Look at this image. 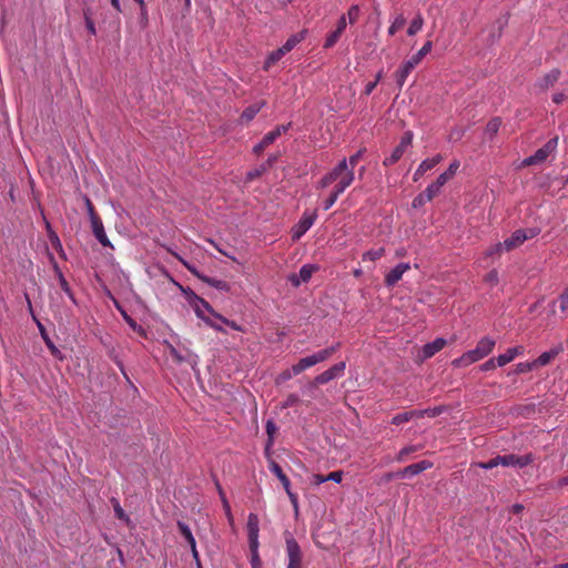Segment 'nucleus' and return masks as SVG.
Masks as SVG:
<instances>
[{
    "label": "nucleus",
    "mask_w": 568,
    "mask_h": 568,
    "mask_svg": "<svg viewBox=\"0 0 568 568\" xmlns=\"http://www.w3.org/2000/svg\"><path fill=\"white\" fill-rule=\"evenodd\" d=\"M495 341L490 337H483L471 351L464 353L460 357L453 361L455 367H466L473 363L480 361L490 354L495 346Z\"/></svg>",
    "instance_id": "nucleus-1"
},
{
    "label": "nucleus",
    "mask_w": 568,
    "mask_h": 568,
    "mask_svg": "<svg viewBox=\"0 0 568 568\" xmlns=\"http://www.w3.org/2000/svg\"><path fill=\"white\" fill-rule=\"evenodd\" d=\"M285 549L288 559L287 568H304L303 551L293 534L288 530L284 531Z\"/></svg>",
    "instance_id": "nucleus-2"
},
{
    "label": "nucleus",
    "mask_w": 568,
    "mask_h": 568,
    "mask_svg": "<svg viewBox=\"0 0 568 568\" xmlns=\"http://www.w3.org/2000/svg\"><path fill=\"white\" fill-rule=\"evenodd\" d=\"M346 368L345 362H338L325 372L318 374L311 382L305 385L306 390H317L318 385L327 384L328 382L344 375Z\"/></svg>",
    "instance_id": "nucleus-3"
},
{
    "label": "nucleus",
    "mask_w": 568,
    "mask_h": 568,
    "mask_svg": "<svg viewBox=\"0 0 568 568\" xmlns=\"http://www.w3.org/2000/svg\"><path fill=\"white\" fill-rule=\"evenodd\" d=\"M538 229L516 230L508 239L504 242L497 243V250L504 248L506 252H510L520 246L525 241L530 240L538 235Z\"/></svg>",
    "instance_id": "nucleus-4"
},
{
    "label": "nucleus",
    "mask_w": 568,
    "mask_h": 568,
    "mask_svg": "<svg viewBox=\"0 0 568 568\" xmlns=\"http://www.w3.org/2000/svg\"><path fill=\"white\" fill-rule=\"evenodd\" d=\"M413 132L406 131L402 138L399 144L392 151V153L386 156L383 161V165L385 166H392L395 163H397L405 151L412 145L413 143Z\"/></svg>",
    "instance_id": "nucleus-5"
},
{
    "label": "nucleus",
    "mask_w": 568,
    "mask_h": 568,
    "mask_svg": "<svg viewBox=\"0 0 568 568\" xmlns=\"http://www.w3.org/2000/svg\"><path fill=\"white\" fill-rule=\"evenodd\" d=\"M353 181H354V172L353 171L346 172L342 176L341 181H338L337 184L334 186L329 196L323 202V209L325 211L329 210L334 205V203L337 201L338 196L352 184Z\"/></svg>",
    "instance_id": "nucleus-6"
},
{
    "label": "nucleus",
    "mask_w": 568,
    "mask_h": 568,
    "mask_svg": "<svg viewBox=\"0 0 568 568\" xmlns=\"http://www.w3.org/2000/svg\"><path fill=\"white\" fill-rule=\"evenodd\" d=\"M558 144V136L550 139L544 146L538 149L532 155L523 161L524 166L541 163L551 154Z\"/></svg>",
    "instance_id": "nucleus-7"
},
{
    "label": "nucleus",
    "mask_w": 568,
    "mask_h": 568,
    "mask_svg": "<svg viewBox=\"0 0 568 568\" xmlns=\"http://www.w3.org/2000/svg\"><path fill=\"white\" fill-rule=\"evenodd\" d=\"M498 458L499 466L504 467L524 468L535 462V456L531 453L521 456L515 454L498 455Z\"/></svg>",
    "instance_id": "nucleus-8"
},
{
    "label": "nucleus",
    "mask_w": 568,
    "mask_h": 568,
    "mask_svg": "<svg viewBox=\"0 0 568 568\" xmlns=\"http://www.w3.org/2000/svg\"><path fill=\"white\" fill-rule=\"evenodd\" d=\"M351 170H348V166H347V160L346 159H343L342 161H339V163L334 168L332 169L328 173H326L318 182V187L321 189H325L327 187L328 185H331L333 182L335 181H341L342 176L346 173V172H349Z\"/></svg>",
    "instance_id": "nucleus-9"
},
{
    "label": "nucleus",
    "mask_w": 568,
    "mask_h": 568,
    "mask_svg": "<svg viewBox=\"0 0 568 568\" xmlns=\"http://www.w3.org/2000/svg\"><path fill=\"white\" fill-rule=\"evenodd\" d=\"M316 212H304L298 223L292 230V239L294 241L300 240L312 227V225L316 221Z\"/></svg>",
    "instance_id": "nucleus-10"
},
{
    "label": "nucleus",
    "mask_w": 568,
    "mask_h": 568,
    "mask_svg": "<svg viewBox=\"0 0 568 568\" xmlns=\"http://www.w3.org/2000/svg\"><path fill=\"white\" fill-rule=\"evenodd\" d=\"M320 270L317 264H304L298 274H291L288 281L295 287H298L302 283H306L311 280L312 275Z\"/></svg>",
    "instance_id": "nucleus-11"
},
{
    "label": "nucleus",
    "mask_w": 568,
    "mask_h": 568,
    "mask_svg": "<svg viewBox=\"0 0 568 568\" xmlns=\"http://www.w3.org/2000/svg\"><path fill=\"white\" fill-rule=\"evenodd\" d=\"M433 464L429 460H420L418 463L406 466L405 468L398 470L395 476L398 478H412L424 470L430 468Z\"/></svg>",
    "instance_id": "nucleus-12"
},
{
    "label": "nucleus",
    "mask_w": 568,
    "mask_h": 568,
    "mask_svg": "<svg viewBox=\"0 0 568 568\" xmlns=\"http://www.w3.org/2000/svg\"><path fill=\"white\" fill-rule=\"evenodd\" d=\"M440 189L433 182L425 189V191L420 192L414 197L412 206L414 209L422 207L427 202L432 201L436 195H438Z\"/></svg>",
    "instance_id": "nucleus-13"
},
{
    "label": "nucleus",
    "mask_w": 568,
    "mask_h": 568,
    "mask_svg": "<svg viewBox=\"0 0 568 568\" xmlns=\"http://www.w3.org/2000/svg\"><path fill=\"white\" fill-rule=\"evenodd\" d=\"M51 262H52V268L54 271V274L58 278V282H59V285L61 287V290L67 294V296L70 298V301L74 304V305H78V300L75 298V295L72 291V288L70 287L67 278L64 277L60 266L58 265V263L55 262L54 257L51 255Z\"/></svg>",
    "instance_id": "nucleus-14"
},
{
    "label": "nucleus",
    "mask_w": 568,
    "mask_h": 568,
    "mask_svg": "<svg viewBox=\"0 0 568 568\" xmlns=\"http://www.w3.org/2000/svg\"><path fill=\"white\" fill-rule=\"evenodd\" d=\"M410 268L409 263H399L392 268L384 278V284L387 287L395 286L402 278L403 274Z\"/></svg>",
    "instance_id": "nucleus-15"
},
{
    "label": "nucleus",
    "mask_w": 568,
    "mask_h": 568,
    "mask_svg": "<svg viewBox=\"0 0 568 568\" xmlns=\"http://www.w3.org/2000/svg\"><path fill=\"white\" fill-rule=\"evenodd\" d=\"M564 352L561 343L551 347L549 351L541 353L536 359H534L536 367H542L549 365L559 354Z\"/></svg>",
    "instance_id": "nucleus-16"
},
{
    "label": "nucleus",
    "mask_w": 568,
    "mask_h": 568,
    "mask_svg": "<svg viewBox=\"0 0 568 568\" xmlns=\"http://www.w3.org/2000/svg\"><path fill=\"white\" fill-rule=\"evenodd\" d=\"M37 327L39 329V333H40L45 346L50 351L51 355L59 361H63L64 355L61 353V351L55 346L53 341L50 338L44 325L40 321H37Z\"/></svg>",
    "instance_id": "nucleus-17"
},
{
    "label": "nucleus",
    "mask_w": 568,
    "mask_h": 568,
    "mask_svg": "<svg viewBox=\"0 0 568 568\" xmlns=\"http://www.w3.org/2000/svg\"><path fill=\"white\" fill-rule=\"evenodd\" d=\"M260 520L258 516L254 513H251L247 517V538H248V545L260 544L258 542V531H260Z\"/></svg>",
    "instance_id": "nucleus-18"
},
{
    "label": "nucleus",
    "mask_w": 568,
    "mask_h": 568,
    "mask_svg": "<svg viewBox=\"0 0 568 568\" xmlns=\"http://www.w3.org/2000/svg\"><path fill=\"white\" fill-rule=\"evenodd\" d=\"M278 158V154H271L267 158V160L264 163H262L258 168H255L254 170H251L246 173V180L253 181L263 175L267 170L273 168V165L277 162Z\"/></svg>",
    "instance_id": "nucleus-19"
},
{
    "label": "nucleus",
    "mask_w": 568,
    "mask_h": 568,
    "mask_svg": "<svg viewBox=\"0 0 568 568\" xmlns=\"http://www.w3.org/2000/svg\"><path fill=\"white\" fill-rule=\"evenodd\" d=\"M90 222H91L92 232H93L95 239L98 240V242L105 247H112V244L105 234L102 220L100 217H95V219L91 220Z\"/></svg>",
    "instance_id": "nucleus-20"
},
{
    "label": "nucleus",
    "mask_w": 568,
    "mask_h": 568,
    "mask_svg": "<svg viewBox=\"0 0 568 568\" xmlns=\"http://www.w3.org/2000/svg\"><path fill=\"white\" fill-rule=\"evenodd\" d=\"M442 160H443L442 155L437 154L430 159H426V160L422 161V163L419 164V166L417 168V170L414 173L413 180L415 182L418 181L427 171L435 168Z\"/></svg>",
    "instance_id": "nucleus-21"
},
{
    "label": "nucleus",
    "mask_w": 568,
    "mask_h": 568,
    "mask_svg": "<svg viewBox=\"0 0 568 568\" xmlns=\"http://www.w3.org/2000/svg\"><path fill=\"white\" fill-rule=\"evenodd\" d=\"M265 105H266V101L262 100L260 102H255V103L246 106L240 116L241 123L247 124L248 122H251L256 116V114L261 111V109Z\"/></svg>",
    "instance_id": "nucleus-22"
},
{
    "label": "nucleus",
    "mask_w": 568,
    "mask_h": 568,
    "mask_svg": "<svg viewBox=\"0 0 568 568\" xmlns=\"http://www.w3.org/2000/svg\"><path fill=\"white\" fill-rule=\"evenodd\" d=\"M561 71L559 69H552L549 73L545 74L536 83L540 90L545 91L552 87L560 78Z\"/></svg>",
    "instance_id": "nucleus-23"
},
{
    "label": "nucleus",
    "mask_w": 568,
    "mask_h": 568,
    "mask_svg": "<svg viewBox=\"0 0 568 568\" xmlns=\"http://www.w3.org/2000/svg\"><path fill=\"white\" fill-rule=\"evenodd\" d=\"M445 345H446V341L442 337H438V338L434 339L433 342L425 344L422 349L424 358L433 357L436 353L442 351Z\"/></svg>",
    "instance_id": "nucleus-24"
},
{
    "label": "nucleus",
    "mask_w": 568,
    "mask_h": 568,
    "mask_svg": "<svg viewBox=\"0 0 568 568\" xmlns=\"http://www.w3.org/2000/svg\"><path fill=\"white\" fill-rule=\"evenodd\" d=\"M459 168V161H453L448 169L438 175L436 181L434 182L439 189H442L453 176L456 174V171Z\"/></svg>",
    "instance_id": "nucleus-25"
},
{
    "label": "nucleus",
    "mask_w": 568,
    "mask_h": 568,
    "mask_svg": "<svg viewBox=\"0 0 568 568\" xmlns=\"http://www.w3.org/2000/svg\"><path fill=\"white\" fill-rule=\"evenodd\" d=\"M415 67L416 65L414 63H412L409 60H406L403 63V65L397 70L395 78L399 89L404 85L407 77L414 70Z\"/></svg>",
    "instance_id": "nucleus-26"
},
{
    "label": "nucleus",
    "mask_w": 568,
    "mask_h": 568,
    "mask_svg": "<svg viewBox=\"0 0 568 568\" xmlns=\"http://www.w3.org/2000/svg\"><path fill=\"white\" fill-rule=\"evenodd\" d=\"M308 31L307 29H303L301 30L300 32L295 33V34H292L287 40L286 42L281 47L286 53H288L290 51H292L300 42H302L306 36H307Z\"/></svg>",
    "instance_id": "nucleus-27"
},
{
    "label": "nucleus",
    "mask_w": 568,
    "mask_h": 568,
    "mask_svg": "<svg viewBox=\"0 0 568 568\" xmlns=\"http://www.w3.org/2000/svg\"><path fill=\"white\" fill-rule=\"evenodd\" d=\"M270 470L278 478L285 491H288V488H291V481L288 477L284 474L282 467L276 462L271 460Z\"/></svg>",
    "instance_id": "nucleus-28"
},
{
    "label": "nucleus",
    "mask_w": 568,
    "mask_h": 568,
    "mask_svg": "<svg viewBox=\"0 0 568 568\" xmlns=\"http://www.w3.org/2000/svg\"><path fill=\"white\" fill-rule=\"evenodd\" d=\"M341 347V343H336L329 347L321 349L313 354L316 364L322 363L331 358Z\"/></svg>",
    "instance_id": "nucleus-29"
},
{
    "label": "nucleus",
    "mask_w": 568,
    "mask_h": 568,
    "mask_svg": "<svg viewBox=\"0 0 568 568\" xmlns=\"http://www.w3.org/2000/svg\"><path fill=\"white\" fill-rule=\"evenodd\" d=\"M413 417L420 418V417H423V413H418V410H408V412L399 413L392 418L390 424L398 426V425L409 422Z\"/></svg>",
    "instance_id": "nucleus-30"
},
{
    "label": "nucleus",
    "mask_w": 568,
    "mask_h": 568,
    "mask_svg": "<svg viewBox=\"0 0 568 568\" xmlns=\"http://www.w3.org/2000/svg\"><path fill=\"white\" fill-rule=\"evenodd\" d=\"M115 306L116 308L121 312L124 321L126 322V324L134 331L136 332L139 335L141 336H145L146 333H145V329L139 325L135 320H133L130 315H128V313L121 307V305L115 301Z\"/></svg>",
    "instance_id": "nucleus-31"
},
{
    "label": "nucleus",
    "mask_w": 568,
    "mask_h": 568,
    "mask_svg": "<svg viewBox=\"0 0 568 568\" xmlns=\"http://www.w3.org/2000/svg\"><path fill=\"white\" fill-rule=\"evenodd\" d=\"M201 281L219 291H222V292L231 291V285L225 281L210 277L207 275L205 277H201Z\"/></svg>",
    "instance_id": "nucleus-32"
},
{
    "label": "nucleus",
    "mask_w": 568,
    "mask_h": 568,
    "mask_svg": "<svg viewBox=\"0 0 568 568\" xmlns=\"http://www.w3.org/2000/svg\"><path fill=\"white\" fill-rule=\"evenodd\" d=\"M285 54H286V52L282 48H278L277 50L272 51L267 55V58L264 62L263 69L265 71L270 70V68L272 65H274L275 63H277Z\"/></svg>",
    "instance_id": "nucleus-33"
},
{
    "label": "nucleus",
    "mask_w": 568,
    "mask_h": 568,
    "mask_svg": "<svg viewBox=\"0 0 568 568\" xmlns=\"http://www.w3.org/2000/svg\"><path fill=\"white\" fill-rule=\"evenodd\" d=\"M47 229H48L49 240L51 242V245L53 246V248L59 253V255L62 258H65V253L63 251L62 243H61L58 234L54 231H52L49 223L47 224Z\"/></svg>",
    "instance_id": "nucleus-34"
},
{
    "label": "nucleus",
    "mask_w": 568,
    "mask_h": 568,
    "mask_svg": "<svg viewBox=\"0 0 568 568\" xmlns=\"http://www.w3.org/2000/svg\"><path fill=\"white\" fill-rule=\"evenodd\" d=\"M316 365L313 354L301 358L296 364L293 365V373H302L305 369Z\"/></svg>",
    "instance_id": "nucleus-35"
},
{
    "label": "nucleus",
    "mask_w": 568,
    "mask_h": 568,
    "mask_svg": "<svg viewBox=\"0 0 568 568\" xmlns=\"http://www.w3.org/2000/svg\"><path fill=\"white\" fill-rule=\"evenodd\" d=\"M275 142V139L273 138V135H271L268 132L263 136V139L254 145L253 148V153L255 155H261L264 150L270 146L271 144H273Z\"/></svg>",
    "instance_id": "nucleus-36"
},
{
    "label": "nucleus",
    "mask_w": 568,
    "mask_h": 568,
    "mask_svg": "<svg viewBox=\"0 0 568 568\" xmlns=\"http://www.w3.org/2000/svg\"><path fill=\"white\" fill-rule=\"evenodd\" d=\"M432 48H433V42L432 41H426L424 43V45L419 49V51L417 53H415L408 60L412 63H414L415 65H418L422 62V60L424 59V57L430 52Z\"/></svg>",
    "instance_id": "nucleus-37"
},
{
    "label": "nucleus",
    "mask_w": 568,
    "mask_h": 568,
    "mask_svg": "<svg viewBox=\"0 0 568 568\" xmlns=\"http://www.w3.org/2000/svg\"><path fill=\"white\" fill-rule=\"evenodd\" d=\"M110 503H111V505L113 507L115 517L118 519L124 521L129 526L130 523H131L130 517L125 514V511L121 507L120 501L116 498L112 497L110 499Z\"/></svg>",
    "instance_id": "nucleus-38"
},
{
    "label": "nucleus",
    "mask_w": 568,
    "mask_h": 568,
    "mask_svg": "<svg viewBox=\"0 0 568 568\" xmlns=\"http://www.w3.org/2000/svg\"><path fill=\"white\" fill-rule=\"evenodd\" d=\"M176 526H178L180 534L185 538L189 546L194 547V544H196V541H195V538L193 537V534H192L190 527L185 523L180 521V520L178 521Z\"/></svg>",
    "instance_id": "nucleus-39"
},
{
    "label": "nucleus",
    "mask_w": 568,
    "mask_h": 568,
    "mask_svg": "<svg viewBox=\"0 0 568 568\" xmlns=\"http://www.w3.org/2000/svg\"><path fill=\"white\" fill-rule=\"evenodd\" d=\"M192 298H189V303L193 304L194 302L197 303L202 308L207 311L211 315H213L216 318V312L213 310L211 304L205 301L204 298L196 295L194 292H191Z\"/></svg>",
    "instance_id": "nucleus-40"
},
{
    "label": "nucleus",
    "mask_w": 568,
    "mask_h": 568,
    "mask_svg": "<svg viewBox=\"0 0 568 568\" xmlns=\"http://www.w3.org/2000/svg\"><path fill=\"white\" fill-rule=\"evenodd\" d=\"M265 429L267 434L266 448H270L274 444V435L277 432V426L273 419H268L266 422Z\"/></svg>",
    "instance_id": "nucleus-41"
},
{
    "label": "nucleus",
    "mask_w": 568,
    "mask_h": 568,
    "mask_svg": "<svg viewBox=\"0 0 568 568\" xmlns=\"http://www.w3.org/2000/svg\"><path fill=\"white\" fill-rule=\"evenodd\" d=\"M258 546L260 544L248 545L251 552V566L252 568H262V560L258 555Z\"/></svg>",
    "instance_id": "nucleus-42"
},
{
    "label": "nucleus",
    "mask_w": 568,
    "mask_h": 568,
    "mask_svg": "<svg viewBox=\"0 0 568 568\" xmlns=\"http://www.w3.org/2000/svg\"><path fill=\"white\" fill-rule=\"evenodd\" d=\"M423 24H424V19L422 17V14H417L410 22L408 29H407V34L408 36H414L416 34L418 31H420V29L423 28Z\"/></svg>",
    "instance_id": "nucleus-43"
},
{
    "label": "nucleus",
    "mask_w": 568,
    "mask_h": 568,
    "mask_svg": "<svg viewBox=\"0 0 568 568\" xmlns=\"http://www.w3.org/2000/svg\"><path fill=\"white\" fill-rule=\"evenodd\" d=\"M501 125L500 118H493L486 125L485 132L490 135V139H493L499 131Z\"/></svg>",
    "instance_id": "nucleus-44"
},
{
    "label": "nucleus",
    "mask_w": 568,
    "mask_h": 568,
    "mask_svg": "<svg viewBox=\"0 0 568 568\" xmlns=\"http://www.w3.org/2000/svg\"><path fill=\"white\" fill-rule=\"evenodd\" d=\"M516 412L518 415H520L525 418H529L530 416H532L536 413V405L535 404L519 405L516 408Z\"/></svg>",
    "instance_id": "nucleus-45"
},
{
    "label": "nucleus",
    "mask_w": 568,
    "mask_h": 568,
    "mask_svg": "<svg viewBox=\"0 0 568 568\" xmlns=\"http://www.w3.org/2000/svg\"><path fill=\"white\" fill-rule=\"evenodd\" d=\"M406 23V18L403 14H398L390 27L388 28V34L394 36L399 29H402Z\"/></svg>",
    "instance_id": "nucleus-46"
},
{
    "label": "nucleus",
    "mask_w": 568,
    "mask_h": 568,
    "mask_svg": "<svg viewBox=\"0 0 568 568\" xmlns=\"http://www.w3.org/2000/svg\"><path fill=\"white\" fill-rule=\"evenodd\" d=\"M385 254V248L384 247H379L377 250H369L367 252H365L362 256V258L365 261V260H369V261H376V260H379L382 256H384Z\"/></svg>",
    "instance_id": "nucleus-47"
},
{
    "label": "nucleus",
    "mask_w": 568,
    "mask_h": 568,
    "mask_svg": "<svg viewBox=\"0 0 568 568\" xmlns=\"http://www.w3.org/2000/svg\"><path fill=\"white\" fill-rule=\"evenodd\" d=\"M508 17L509 14H505L496 20V23L498 24V32L491 36L493 42L501 37L505 27L508 24Z\"/></svg>",
    "instance_id": "nucleus-48"
},
{
    "label": "nucleus",
    "mask_w": 568,
    "mask_h": 568,
    "mask_svg": "<svg viewBox=\"0 0 568 568\" xmlns=\"http://www.w3.org/2000/svg\"><path fill=\"white\" fill-rule=\"evenodd\" d=\"M341 36H342L341 32H337L336 30L332 31L331 33L327 34L323 47L325 49L333 48L339 40Z\"/></svg>",
    "instance_id": "nucleus-49"
},
{
    "label": "nucleus",
    "mask_w": 568,
    "mask_h": 568,
    "mask_svg": "<svg viewBox=\"0 0 568 568\" xmlns=\"http://www.w3.org/2000/svg\"><path fill=\"white\" fill-rule=\"evenodd\" d=\"M536 364L534 361L531 362H523V363H518L516 365V369H515V373L516 374H525V373H528L532 369H536Z\"/></svg>",
    "instance_id": "nucleus-50"
},
{
    "label": "nucleus",
    "mask_w": 568,
    "mask_h": 568,
    "mask_svg": "<svg viewBox=\"0 0 568 568\" xmlns=\"http://www.w3.org/2000/svg\"><path fill=\"white\" fill-rule=\"evenodd\" d=\"M359 13H361V10L357 4H353L349 7V9L347 11V18H348V21L351 24H354L355 22H357V20L359 18Z\"/></svg>",
    "instance_id": "nucleus-51"
},
{
    "label": "nucleus",
    "mask_w": 568,
    "mask_h": 568,
    "mask_svg": "<svg viewBox=\"0 0 568 568\" xmlns=\"http://www.w3.org/2000/svg\"><path fill=\"white\" fill-rule=\"evenodd\" d=\"M300 373H293V366L283 371L276 378L275 383L278 385L286 381H290L293 376L298 375Z\"/></svg>",
    "instance_id": "nucleus-52"
},
{
    "label": "nucleus",
    "mask_w": 568,
    "mask_h": 568,
    "mask_svg": "<svg viewBox=\"0 0 568 568\" xmlns=\"http://www.w3.org/2000/svg\"><path fill=\"white\" fill-rule=\"evenodd\" d=\"M499 458H498V455L487 462H478L476 463V466L481 468V469H493L497 466H499Z\"/></svg>",
    "instance_id": "nucleus-53"
},
{
    "label": "nucleus",
    "mask_w": 568,
    "mask_h": 568,
    "mask_svg": "<svg viewBox=\"0 0 568 568\" xmlns=\"http://www.w3.org/2000/svg\"><path fill=\"white\" fill-rule=\"evenodd\" d=\"M297 403H300V397L297 394H288L284 402L282 403V408L294 407Z\"/></svg>",
    "instance_id": "nucleus-54"
},
{
    "label": "nucleus",
    "mask_w": 568,
    "mask_h": 568,
    "mask_svg": "<svg viewBox=\"0 0 568 568\" xmlns=\"http://www.w3.org/2000/svg\"><path fill=\"white\" fill-rule=\"evenodd\" d=\"M291 126H292L291 122L287 123V124H281V125H277L274 130L270 131L268 133L271 135H273V138L276 140L282 134L286 133L290 130Z\"/></svg>",
    "instance_id": "nucleus-55"
},
{
    "label": "nucleus",
    "mask_w": 568,
    "mask_h": 568,
    "mask_svg": "<svg viewBox=\"0 0 568 568\" xmlns=\"http://www.w3.org/2000/svg\"><path fill=\"white\" fill-rule=\"evenodd\" d=\"M514 359L513 354L507 349L504 354H500L496 357V362L498 366H505Z\"/></svg>",
    "instance_id": "nucleus-56"
},
{
    "label": "nucleus",
    "mask_w": 568,
    "mask_h": 568,
    "mask_svg": "<svg viewBox=\"0 0 568 568\" xmlns=\"http://www.w3.org/2000/svg\"><path fill=\"white\" fill-rule=\"evenodd\" d=\"M216 318L220 320L223 324L230 326L234 331H239V332L244 331L243 327L241 325H239L236 322L227 320L226 317H224L220 314H216Z\"/></svg>",
    "instance_id": "nucleus-57"
},
{
    "label": "nucleus",
    "mask_w": 568,
    "mask_h": 568,
    "mask_svg": "<svg viewBox=\"0 0 568 568\" xmlns=\"http://www.w3.org/2000/svg\"><path fill=\"white\" fill-rule=\"evenodd\" d=\"M182 261V264L184 265V267L191 273L193 274L195 277H197L200 281H201V277H205L206 275H204L203 273H201L196 266L194 264H191L184 260H181Z\"/></svg>",
    "instance_id": "nucleus-58"
},
{
    "label": "nucleus",
    "mask_w": 568,
    "mask_h": 568,
    "mask_svg": "<svg viewBox=\"0 0 568 568\" xmlns=\"http://www.w3.org/2000/svg\"><path fill=\"white\" fill-rule=\"evenodd\" d=\"M443 412H444V407L443 406H436V407H433V408H427V409H424V410H418V413H423V417L425 415H427L429 417H436V416H439Z\"/></svg>",
    "instance_id": "nucleus-59"
},
{
    "label": "nucleus",
    "mask_w": 568,
    "mask_h": 568,
    "mask_svg": "<svg viewBox=\"0 0 568 568\" xmlns=\"http://www.w3.org/2000/svg\"><path fill=\"white\" fill-rule=\"evenodd\" d=\"M415 452H417L416 446L404 447L399 450V453L397 455V460L403 462V460H405L406 456H408L409 454L415 453Z\"/></svg>",
    "instance_id": "nucleus-60"
},
{
    "label": "nucleus",
    "mask_w": 568,
    "mask_h": 568,
    "mask_svg": "<svg viewBox=\"0 0 568 568\" xmlns=\"http://www.w3.org/2000/svg\"><path fill=\"white\" fill-rule=\"evenodd\" d=\"M82 14H83V19H93V16L95 14V10L94 8L92 7L91 3H85V6H83L82 8Z\"/></svg>",
    "instance_id": "nucleus-61"
},
{
    "label": "nucleus",
    "mask_w": 568,
    "mask_h": 568,
    "mask_svg": "<svg viewBox=\"0 0 568 568\" xmlns=\"http://www.w3.org/2000/svg\"><path fill=\"white\" fill-rule=\"evenodd\" d=\"M85 206H87V211H88L90 221L95 219V217H100L98 215V213L95 212L94 205H93V203L91 202V200L89 197H85Z\"/></svg>",
    "instance_id": "nucleus-62"
},
{
    "label": "nucleus",
    "mask_w": 568,
    "mask_h": 568,
    "mask_svg": "<svg viewBox=\"0 0 568 568\" xmlns=\"http://www.w3.org/2000/svg\"><path fill=\"white\" fill-rule=\"evenodd\" d=\"M559 301H560V308H561V311L568 310V286L560 294Z\"/></svg>",
    "instance_id": "nucleus-63"
},
{
    "label": "nucleus",
    "mask_w": 568,
    "mask_h": 568,
    "mask_svg": "<svg viewBox=\"0 0 568 568\" xmlns=\"http://www.w3.org/2000/svg\"><path fill=\"white\" fill-rule=\"evenodd\" d=\"M364 152H365V150H358L355 154L349 156L348 162H349L352 169H354L355 165L358 163V161L362 159Z\"/></svg>",
    "instance_id": "nucleus-64"
}]
</instances>
